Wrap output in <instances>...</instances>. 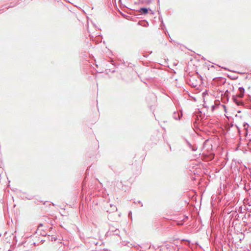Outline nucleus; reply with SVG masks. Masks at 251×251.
<instances>
[{
    "instance_id": "f257e3e1",
    "label": "nucleus",
    "mask_w": 251,
    "mask_h": 251,
    "mask_svg": "<svg viewBox=\"0 0 251 251\" xmlns=\"http://www.w3.org/2000/svg\"><path fill=\"white\" fill-rule=\"evenodd\" d=\"M239 94L238 95V96L240 98H242L244 95L245 89L243 87H239Z\"/></svg>"
},
{
    "instance_id": "f03ea898",
    "label": "nucleus",
    "mask_w": 251,
    "mask_h": 251,
    "mask_svg": "<svg viewBox=\"0 0 251 251\" xmlns=\"http://www.w3.org/2000/svg\"><path fill=\"white\" fill-rule=\"evenodd\" d=\"M139 12L142 14L145 15L148 13V9L145 7L141 8L139 10Z\"/></svg>"
},
{
    "instance_id": "7ed1b4c3",
    "label": "nucleus",
    "mask_w": 251,
    "mask_h": 251,
    "mask_svg": "<svg viewBox=\"0 0 251 251\" xmlns=\"http://www.w3.org/2000/svg\"><path fill=\"white\" fill-rule=\"evenodd\" d=\"M182 116V114L181 113L180 115L178 113H174L173 115V117L176 120H179L180 117Z\"/></svg>"
},
{
    "instance_id": "20e7f679",
    "label": "nucleus",
    "mask_w": 251,
    "mask_h": 251,
    "mask_svg": "<svg viewBox=\"0 0 251 251\" xmlns=\"http://www.w3.org/2000/svg\"><path fill=\"white\" fill-rule=\"evenodd\" d=\"M110 205L111 209L107 210V212H113L114 211H116L117 210V208L116 207L115 205H112L111 204H110Z\"/></svg>"
},
{
    "instance_id": "39448f33",
    "label": "nucleus",
    "mask_w": 251,
    "mask_h": 251,
    "mask_svg": "<svg viewBox=\"0 0 251 251\" xmlns=\"http://www.w3.org/2000/svg\"><path fill=\"white\" fill-rule=\"evenodd\" d=\"M152 1V0H139V2L141 4H149Z\"/></svg>"
},
{
    "instance_id": "423d86ee",
    "label": "nucleus",
    "mask_w": 251,
    "mask_h": 251,
    "mask_svg": "<svg viewBox=\"0 0 251 251\" xmlns=\"http://www.w3.org/2000/svg\"><path fill=\"white\" fill-rule=\"evenodd\" d=\"M187 143L190 149H192V151H194L196 150L197 149L193 147L192 145L189 142L187 141Z\"/></svg>"
},
{
    "instance_id": "0eeeda50",
    "label": "nucleus",
    "mask_w": 251,
    "mask_h": 251,
    "mask_svg": "<svg viewBox=\"0 0 251 251\" xmlns=\"http://www.w3.org/2000/svg\"><path fill=\"white\" fill-rule=\"evenodd\" d=\"M51 239H52V240H55V239L53 238V237H51Z\"/></svg>"
},
{
    "instance_id": "6e6552de",
    "label": "nucleus",
    "mask_w": 251,
    "mask_h": 251,
    "mask_svg": "<svg viewBox=\"0 0 251 251\" xmlns=\"http://www.w3.org/2000/svg\"><path fill=\"white\" fill-rule=\"evenodd\" d=\"M51 239H52V240H55V239L53 238V237H51Z\"/></svg>"
},
{
    "instance_id": "1a4fd4ad",
    "label": "nucleus",
    "mask_w": 251,
    "mask_h": 251,
    "mask_svg": "<svg viewBox=\"0 0 251 251\" xmlns=\"http://www.w3.org/2000/svg\"><path fill=\"white\" fill-rule=\"evenodd\" d=\"M51 239H52V240H55V239L53 238V237H51Z\"/></svg>"
},
{
    "instance_id": "9d476101",
    "label": "nucleus",
    "mask_w": 251,
    "mask_h": 251,
    "mask_svg": "<svg viewBox=\"0 0 251 251\" xmlns=\"http://www.w3.org/2000/svg\"><path fill=\"white\" fill-rule=\"evenodd\" d=\"M131 212H129V216L130 215H131Z\"/></svg>"
},
{
    "instance_id": "9b49d317",
    "label": "nucleus",
    "mask_w": 251,
    "mask_h": 251,
    "mask_svg": "<svg viewBox=\"0 0 251 251\" xmlns=\"http://www.w3.org/2000/svg\"><path fill=\"white\" fill-rule=\"evenodd\" d=\"M223 106L225 108L226 107L225 105H223Z\"/></svg>"
}]
</instances>
